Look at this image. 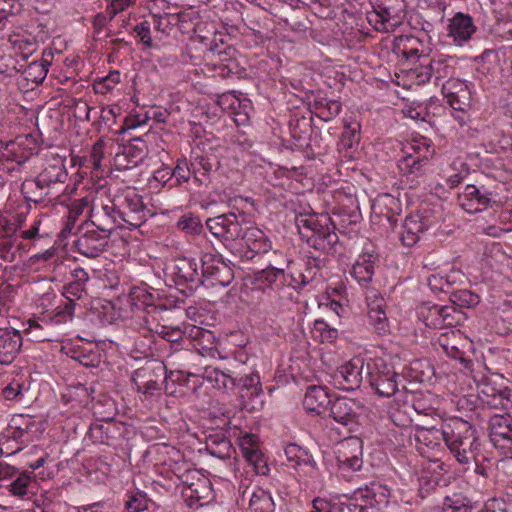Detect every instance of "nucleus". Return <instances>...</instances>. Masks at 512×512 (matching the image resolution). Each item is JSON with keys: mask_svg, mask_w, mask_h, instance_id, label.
Wrapping results in <instances>:
<instances>
[{"mask_svg": "<svg viewBox=\"0 0 512 512\" xmlns=\"http://www.w3.org/2000/svg\"><path fill=\"white\" fill-rule=\"evenodd\" d=\"M237 389L242 398L253 399L262 393V385L258 373L237 377Z\"/></svg>", "mask_w": 512, "mask_h": 512, "instance_id": "40", "label": "nucleus"}, {"mask_svg": "<svg viewBox=\"0 0 512 512\" xmlns=\"http://www.w3.org/2000/svg\"><path fill=\"white\" fill-rule=\"evenodd\" d=\"M249 251L254 254H265L272 249V241L269 236L258 227L245 228L241 237Z\"/></svg>", "mask_w": 512, "mask_h": 512, "instance_id": "31", "label": "nucleus"}, {"mask_svg": "<svg viewBox=\"0 0 512 512\" xmlns=\"http://www.w3.org/2000/svg\"><path fill=\"white\" fill-rule=\"evenodd\" d=\"M315 108L319 110L317 116L324 120L329 121L340 114L342 105L337 100H326L324 98L315 101Z\"/></svg>", "mask_w": 512, "mask_h": 512, "instance_id": "50", "label": "nucleus"}, {"mask_svg": "<svg viewBox=\"0 0 512 512\" xmlns=\"http://www.w3.org/2000/svg\"><path fill=\"white\" fill-rule=\"evenodd\" d=\"M431 226V221L420 214H411L407 216L402 224L400 238L407 247L414 246L423 234Z\"/></svg>", "mask_w": 512, "mask_h": 512, "instance_id": "24", "label": "nucleus"}, {"mask_svg": "<svg viewBox=\"0 0 512 512\" xmlns=\"http://www.w3.org/2000/svg\"><path fill=\"white\" fill-rule=\"evenodd\" d=\"M154 28L165 34L174 26H180L181 19L185 18L184 13H165L163 15L153 14Z\"/></svg>", "mask_w": 512, "mask_h": 512, "instance_id": "49", "label": "nucleus"}, {"mask_svg": "<svg viewBox=\"0 0 512 512\" xmlns=\"http://www.w3.org/2000/svg\"><path fill=\"white\" fill-rule=\"evenodd\" d=\"M458 337V334L452 331L450 334H442L438 342L440 346L443 348L447 356L463 361L464 360V352L460 350L455 344V339Z\"/></svg>", "mask_w": 512, "mask_h": 512, "instance_id": "53", "label": "nucleus"}, {"mask_svg": "<svg viewBox=\"0 0 512 512\" xmlns=\"http://www.w3.org/2000/svg\"><path fill=\"white\" fill-rule=\"evenodd\" d=\"M19 420H21L22 423L17 424V420L13 419V423L16 425L10 427L11 430L9 436L16 442L22 445H27L32 441L29 433L34 427V423L30 419H25L23 417H21Z\"/></svg>", "mask_w": 512, "mask_h": 512, "instance_id": "47", "label": "nucleus"}, {"mask_svg": "<svg viewBox=\"0 0 512 512\" xmlns=\"http://www.w3.org/2000/svg\"><path fill=\"white\" fill-rule=\"evenodd\" d=\"M359 125L352 126L347 124L344 127V131L341 135L340 146L346 150L354 149L360 141Z\"/></svg>", "mask_w": 512, "mask_h": 512, "instance_id": "56", "label": "nucleus"}, {"mask_svg": "<svg viewBox=\"0 0 512 512\" xmlns=\"http://www.w3.org/2000/svg\"><path fill=\"white\" fill-rule=\"evenodd\" d=\"M147 507V498L141 492L133 493L125 503L126 512H140L146 510Z\"/></svg>", "mask_w": 512, "mask_h": 512, "instance_id": "64", "label": "nucleus"}, {"mask_svg": "<svg viewBox=\"0 0 512 512\" xmlns=\"http://www.w3.org/2000/svg\"><path fill=\"white\" fill-rule=\"evenodd\" d=\"M365 299L370 325L378 335H385L389 332V324L384 309V298L377 289H368V291L365 292Z\"/></svg>", "mask_w": 512, "mask_h": 512, "instance_id": "16", "label": "nucleus"}, {"mask_svg": "<svg viewBox=\"0 0 512 512\" xmlns=\"http://www.w3.org/2000/svg\"><path fill=\"white\" fill-rule=\"evenodd\" d=\"M400 375L393 366L383 359H376L366 365V379L371 388L381 397H391L398 391Z\"/></svg>", "mask_w": 512, "mask_h": 512, "instance_id": "6", "label": "nucleus"}, {"mask_svg": "<svg viewBox=\"0 0 512 512\" xmlns=\"http://www.w3.org/2000/svg\"><path fill=\"white\" fill-rule=\"evenodd\" d=\"M295 224L301 238L315 250L329 253L339 241L335 224L327 215L300 213Z\"/></svg>", "mask_w": 512, "mask_h": 512, "instance_id": "3", "label": "nucleus"}, {"mask_svg": "<svg viewBox=\"0 0 512 512\" xmlns=\"http://www.w3.org/2000/svg\"><path fill=\"white\" fill-rule=\"evenodd\" d=\"M457 272H454L451 275H447L446 277L441 275H430L427 278V284L430 287L431 291L435 294L437 293H446L450 294L452 290V284L455 282V275Z\"/></svg>", "mask_w": 512, "mask_h": 512, "instance_id": "51", "label": "nucleus"}, {"mask_svg": "<svg viewBox=\"0 0 512 512\" xmlns=\"http://www.w3.org/2000/svg\"><path fill=\"white\" fill-rule=\"evenodd\" d=\"M32 472L20 473L9 485L8 489L12 495L23 498L29 493L32 484Z\"/></svg>", "mask_w": 512, "mask_h": 512, "instance_id": "52", "label": "nucleus"}, {"mask_svg": "<svg viewBox=\"0 0 512 512\" xmlns=\"http://www.w3.org/2000/svg\"><path fill=\"white\" fill-rule=\"evenodd\" d=\"M244 222V213L228 212L208 218L205 224L215 238L229 247L235 240L242 237L245 230Z\"/></svg>", "mask_w": 512, "mask_h": 512, "instance_id": "7", "label": "nucleus"}, {"mask_svg": "<svg viewBox=\"0 0 512 512\" xmlns=\"http://www.w3.org/2000/svg\"><path fill=\"white\" fill-rule=\"evenodd\" d=\"M443 96L455 111L468 110L471 106V91L465 81L459 78L441 84Z\"/></svg>", "mask_w": 512, "mask_h": 512, "instance_id": "19", "label": "nucleus"}, {"mask_svg": "<svg viewBox=\"0 0 512 512\" xmlns=\"http://www.w3.org/2000/svg\"><path fill=\"white\" fill-rule=\"evenodd\" d=\"M24 332L31 336V340L35 342H44L51 341V333L45 331L42 325L38 324L36 321L29 320L28 327L24 330Z\"/></svg>", "mask_w": 512, "mask_h": 512, "instance_id": "63", "label": "nucleus"}, {"mask_svg": "<svg viewBox=\"0 0 512 512\" xmlns=\"http://www.w3.org/2000/svg\"><path fill=\"white\" fill-rule=\"evenodd\" d=\"M36 178L38 183L42 184L49 191L50 196L56 199L63 191L68 173L63 161L55 160L54 163H47Z\"/></svg>", "mask_w": 512, "mask_h": 512, "instance_id": "17", "label": "nucleus"}, {"mask_svg": "<svg viewBox=\"0 0 512 512\" xmlns=\"http://www.w3.org/2000/svg\"><path fill=\"white\" fill-rule=\"evenodd\" d=\"M122 153L128 158V162L132 166H137L147 156L148 148L143 139L135 137L124 147Z\"/></svg>", "mask_w": 512, "mask_h": 512, "instance_id": "43", "label": "nucleus"}, {"mask_svg": "<svg viewBox=\"0 0 512 512\" xmlns=\"http://www.w3.org/2000/svg\"><path fill=\"white\" fill-rule=\"evenodd\" d=\"M110 237L87 225L85 231L74 242L78 253L88 258H96L108 247Z\"/></svg>", "mask_w": 512, "mask_h": 512, "instance_id": "14", "label": "nucleus"}, {"mask_svg": "<svg viewBox=\"0 0 512 512\" xmlns=\"http://www.w3.org/2000/svg\"><path fill=\"white\" fill-rule=\"evenodd\" d=\"M131 298L132 300L137 299L141 301L142 304L145 306L147 314L145 317V321L147 324H149V317H152L154 319L153 314L156 313L159 309L158 306L153 304V295L144 289H137L131 293Z\"/></svg>", "mask_w": 512, "mask_h": 512, "instance_id": "57", "label": "nucleus"}, {"mask_svg": "<svg viewBox=\"0 0 512 512\" xmlns=\"http://www.w3.org/2000/svg\"><path fill=\"white\" fill-rule=\"evenodd\" d=\"M364 360L353 358L335 373L334 380L338 388L350 391L359 388L363 380Z\"/></svg>", "mask_w": 512, "mask_h": 512, "instance_id": "20", "label": "nucleus"}, {"mask_svg": "<svg viewBox=\"0 0 512 512\" xmlns=\"http://www.w3.org/2000/svg\"><path fill=\"white\" fill-rule=\"evenodd\" d=\"M459 205L468 213H477L496 203V194L485 186L467 185L458 196Z\"/></svg>", "mask_w": 512, "mask_h": 512, "instance_id": "13", "label": "nucleus"}, {"mask_svg": "<svg viewBox=\"0 0 512 512\" xmlns=\"http://www.w3.org/2000/svg\"><path fill=\"white\" fill-rule=\"evenodd\" d=\"M248 500L250 512H274L275 504L271 494L259 487H255L251 492L246 489L242 492L240 501L242 505Z\"/></svg>", "mask_w": 512, "mask_h": 512, "instance_id": "27", "label": "nucleus"}, {"mask_svg": "<svg viewBox=\"0 0 512 512\" xmlns=\"http://www.w3.org/2000/svg\"><path fill=\"white\" fill-rule=\"evenodd\" d=\"M203 281L211 286H228L234 279L233 269L217 254L203 253L200 259Z\"/></svg>", "mask_w": 512, "mask_h": 512, "instance_id": "9", "label": "nucleus"}, {"mask_svg": "<svg viewBox=\"0 0 512 512\" xmlns=\"http://www.w3.org/2000/svg\"><path fill=\"white\" fill-rule=\"evenodd\" d=\"M88 206V200L86 198H82L74 201L69 208V213L67 219L65 221L64 227L61 231L63 235L69 234L72 232L76 220L79 215L82 214L83 209Z\"/></svg>", "mask_w": 512, "mask_h": 512, "instance_id": "54", "label": "nucleus"}, {"mask_svg": "<svg viewBox=\"0 0 512 512\" xmlns=\"http://www.w3.org/2000/svg\"><path fill=\"white\" fill-rule=\"evenodd\" d=\"M442 512H471L466 499L460 495L447 496L444 499Z\"/></svg>", "mask_w": 512, "mask_h": 512, "instance_id": "61", "label": "nucleus"}, {"mask_svg": "<svg viewBox=\"0 0 512 512\" xmlns=\"http://www.w3.org/2000/svg\"><path fill=\"white\" fill-rule=\"evenodd\" d=\"M167 380V368L162 361H147L142 367L136 369L131 375L134 389L144 395H153L162 389Z\"/></svg>", "mask_w": 512, "mask_h": 512, "instance_id": "8", "label": "nucleus"}, {"mask_svg": "<svg viewBox=\"0 0 512 512\" xmlns=\"http://www.w3.org/2000/svg\"><path fill=\"white\" fill-rule=\"evenodd\" d=\"M442 318L443 328H448L462 325L467 319V316L463 310L450 302L449 305H444L442 307Z\"/></svg>", "mask_w": 512, "mask_h": 512, "instance_id": "48", "label": "nucleus"}, {"mask_svg": "<svg viewBox=\"0 0 512 512\" xmlns=\"http://www.w3.org/2000/svg\"><path fill=\"white\" fill-rule=\"evenodd\" d=\"M445 445L460 464L477 461L480 441L476 429L462 418H452L444 422Z\"/></svg>", "mask_w": 512, "mask_h": 512, "instance_id": "2", "label": "nucleus"}, {"mask_svg": "<svg viewBox=\"0 0 512 512\" xmlns=\"http://www.w3.org/2000/svg\"><path fill=\"white\" fill-rule=\"evenodd\" d=\"M375 273L374 261L371 256L363 255L359 256L352 267L351 275L358 282V284L364 289V293L368 289H375L371 284Z\"/></svg>", "mask_w": 512, "mask_h": 512, "instance_id": "30", "label": "nucleus"}, {"mask_svg": "<svg viewBox=\"0 0 512 512\" xmlns=\"http://www.w3.org/2000/svg\"><path fill=\"white\" fill-rule=\"evenodd\" d=\"M49 64L50 63L48 61L33 60L24 68L23 65H21L19 71H22V74L27 81L40 84L45 80L47 76Z\"/></svg>", "mask_w": 512, "mask_h": 512, "instance_id": "44", "label": "nucleus"}, {"mask_svg": "<svg viewBox=\"0 0 512 512\" xmlns=\"http://www.w3.org/2000/svg\"><path fill=\"white\" fill-rule=\"evenodd\" d=\"M331 403L332 400L326 387L311 385L306 390L302 404L306 411L320 415L330 408Z\"/></svg>", "mask_w": 512, "mask_h": 512, "instance_id": "26", "label": "nucleus"}, {"mask_svg": "<svg viewBox=\"0 0 512 512\" xmlns=\"http://www.w3.org/2000/svg\"><path fill=\"white\" fill-rule=\"evenodd\" d=\"M390 488L379 482L358 488L350 498V506L359 508V512H365L368 506H381L389 503Z\"/></svg>", "mask_w": 512, "mask_h": 512, "instance_id": "12", "label": "nucleus"}, {"mask_svg": "<svg viewBox=\"0 0 512 512\" xmlns=\"http://www.w3.org/2000/svg\"><path fill=\"white\" fill-rule=\"evenodd\" d=\"M174 179L169 189L180 188L184 183H188L193 178L192 159L188 161L185 157L177 159L174 168H171Z\"/></svg>", "mask_w": 512, "mask_h": 512, "instance_id": "42", "label": "nucleus"}, {"mask_svg": "<svg viewBox=\"0 0 512 512\" xmlns=\"http://www.w3.org/2000/svg\"><path fill=\"white\" fill-rule=\"evenodd\" d=\"M193 182L197 186H208L211 183V173L214 170V163L205 155L192 157Z\"/></svg>", "mask_w": 512, "mask_h": 512, "instance_id": "34", "label": "nucleus"}, {"mask_svg": "<svg viewBox=\"0 0 512 512\" xmlns=\"http://www.w3.org/2000/svg\"><path fill=\"white\" fill-rule=\"evenodd\" d=\"M442 307L430 302L422 303L417 308V316L427 327L433 329L443 328Z\"/></svg>", "mask_w": 512, "mask_h": 512, "instance_id": "37", "label": "nucleus"}, {"mask_svg": "<svg viewBox=\"0 0 512 512\" xmlns=\"http://www.w3.org/2000/svg\"><path fill=\"white\" fill-rule=\"evenodd\" d=\"M371 11H367L368 23L378 32H391L405 18V0H372Z\"/></svg>", "mask_w": 512, "mask_h": 512, "instance_id": "4", "label": "nucleus"}, {"mask_svg": "<svg viewBox=\"0 0 512 512\" xmlns=\"http://www.w3.org/2000/svg\"><path fill=\"white\" fill-rule=\"evenodd\" d=\"M319 268L308 262L303 272L294 274L284 268L268 265L253 274L252 283L266 294L268 302L260 304V310L267 314L283 313L298 302L303 289L316 278Z\"/></svg>", "mask_w": 512, "mask_h": 512, "instance_id": "1", "label": "nucleus"}, {"mask_svg": "<svg viewBox=\"0 0 512 512\" xmlns=\"http://www.w3.org/2000/svg\"><path fill=\"white\" fill-rule=\"evenodd\" d=\"M100 353L92 343L74 346L71 350V358L86 367H96L100 363Z\"/></svg>", "mask_w": 512, "mask_h": 512, "instance_id": "38", "label": "nucleus"}, {"mask_svg": "<svg viewBox=\"0 0 512 512\" xmlns=\"http://www.w3.org/2000/svg\"><path fill=\"white\" fill-rule=\"evenodd\" d=\"M16 229L7 221L0 220V259L7 262L15 260V233Z\"/></svg>", "mask_w": 512, "mask_h": 512, "instance_id": "36", "label": "nucleus"}, {"mask_svg": "<svg viewBox=\"0 0 512 512\" xmlns=\"http://www.w3.org/2000/svg\"><path fill=\"white\" fill-rule=\"evenodd\" d=\"M122 225L138 228L147 221V211L142 196L133 188L126 187L111 200Z\"/></svg>", "mask_w": 512, "mask_h": 512, "instance_id": "5", "label": "nucleus"}, {"mask_svg": "<svg viewBox=\"0 0 512 512\" xmlns=\"http://www.w3.org/2000/svg\"><path fill=\"white\" fill-rule=\"evenodd\" d=\"M23 338L13 328H0V363L11 364L21 351Z\"/></svg>", "mask_w": 512, "mask_h": 512, "instance_id": "23", "label": "nucleus"}, {"mask_svg": "<svg viewBox=\"0 0 512 512\" xmlns=\"http://www.w3.org/2000/svg\"><path fill=\"white\" fill-rule=\"evenodd\" d=\"M364 406L356 399L348 397L335 398L330 406V416L340 425L352 432L359 424V417Z\"/></svg>", "mask_w": 512, "mask_h": 512, "instance_id": "11", "label": "nucleus"}, {"mask_svg": "<svg viewBox=\"0 0 512 512\" xmlns=\"http://www.w3.org/2000/svg\"><path fill=\"white\" fill-rule=\"evenodd\" d=\"M195 258L179 257L173 265V276L176 285H187L189 288H196L204 283L202 270Z\"/></svg>", "mask_w": 512, "mask_h": 512, "instance_id": "15", "label": "nucleus"}, {"mask_svg": "<svg viewBox=\"0 0 512 512\" xmlns=\"http://www.w3.org/2000/svg\"><path fill=\"white\" fill-rule=\"evenodd\" d=\"M177 227L190 235H199L203 230L200 218L192 213L182 215L177 222Z\"/></svg>", "mask_w": 512, "mask_h": 512, "instance_id": "55", "label": "nucleus"}, {"mask_svg": "<svg viewBox=\"0 0 512 512\" xmlns=\"http://www.w3.org/2000/svg\"><path fill=\"white\" fill-rule=\"evenodd\" d=\"M490 4L497 22H505L512 16L511 0H490Z\"/></svg>", "mask_w": 512, "mask_h": 512, "instance_id": "58", "label": "nucleus"}, {"mask_svg": "<svg viewBox=\"0 0 512 512\" xmlns=\"http://www.w3.org/2000/svg\"><path fill=\"white\" fill-rule=\"evenodd\" d=\"M21 192L27 201L34 203L43 202L46 198L49 200L54 199L50 196L49 191H47L42 184L38 183V179L36 177L33 179H26L22 183Z\"/></svg>", "mask_w": 512, "mask_h": 512, "instance_id": "41", "label": "nucleus"}, {"mask_svg": "<svg viewBox=\"0 0 512 512\" xmlns=\"http://www.w3.org/2000/svg\"><path fill=\"white\" fill-rule=\"evenodd\" d=\"M395 48L406 60L426 56V49L421 39L413 35H402L396 39Z\"/></svg>", "mask_w": 512, "mask_h": 512, "instance_id": "32", "label": "nucleus"}, {"mask_svg": "<svg viewBox=\"0 0 512 512\" xmlns=\"http://www.w3.org/2000/svg\"><path fill=\"white\" fill-rule=\"evenodd\" d=\"M415 440L431 449L438 447L441 441L446 443L444 423H442L440 428L417 426L415 431Z\"/></svg>", "mask_w": 512, "mask_h": 512, "instance_id": "39", "label": "nucleus"}, {"mask_svg": "<svg viewBox=\"0 0 512 512\" xmlns=\"http://www.w3.org/2000/svg\"><path fill=\"white\" fill-rule=\"evenodd\" d=\"M456 61L453 57H440L431 59L424 67V72L420 76L425 75L427 81L433 82L435 85L442 84L445 81L456 79Z\"/></svg>", "mask_w": 512, "mask_h": 512, "instance_id": "21", "label": "nucleus"}, {"mask_svg": "<svg viewBox=\"0 0 512 512\" xmlns=\"http://www.w3.org/2000/svg\"><path fill=\"white\" fill-rule=\"evenodd\" d=\"M449 299L452 304L461 310L463 308L475 307L480 302V297L468 289H452L449 294Z\"/></svg>", "mask_w": 512, "mask_h": 512, "instance_id": "46", "label": "nucleus"}, {"mask_svg": "<svg viewBox=\"0 0 512 512\" xmlns=\"http://www.w3.org/2000/svg\"><path fill=\"white\" fill-rule=\"evenodd\" d=\"M336 460L339 470L356 472L363 466V442L356 436L347 437L338 444Z\"/></svg>", "mask_w": 512, "mask_h": 512, "instance_id": "10", "label": "nucleus"}, {"mask_svg": "<svg viewBox=\"0 0 512 512\" xmlns=\"http://www.w3.org/2000/svg\"><path fill=\"white\" fill-rule=\"evenodd\" d=\"M10 43L16 53H18L24 61H27L38 50V42L33 36H20L10 38Z\"/></svg>", "mask_w": 512, "mask_h": 512, "instance_id": "45", "label": "nucleus"}, {"mask_svg": "<svg viewBox=\"0 0 512 512\" xmlns=\"http://www.w3.org/2000/svg\"><path fill=\"white\" fill-rule=\"evenodd\" d=\"M429 160L416 157H402L398 160V169L406 181L410 182V187H415L420 183V179L425 176V167Z\"/></svg>", "mask_w": 512, "mask_h": 512, "instance_id": "28", "label": "nucleus"}, {"mask_svg": "<svg viewBox=\"0 0 512 512\" xmlns=\"http://www.w3.org/2000/svg\"><path fill=\"white\" fill-rule=\"evenodd\" d=\"M76 302H72V300L65 299L62 301L54 311V319L57 323H66L72 320L75 309Z\"/></svg>", "mask_w": 512, "mask_h": 512, "instance_id": "60", "label": "nucleus"}, {"mask_svg": "<svg viewBox=\"0 0 512 512\" xmlns=\"http://www.w3.org/2000/svg\"><path fill=\"white\" fill-rule=\"evenodd\" d=\"M489 437L497 448L508 450L512 454V416L509 414L491 416Z\"/></svg>", "mask_w": 512, "mask_h": 512, "instance_id": "18", "label": "nucleus"}, {"mask_svg": "<svg viewBox=\"0 0 512 512\" xmlns=\"http://www.w3.org/2000/svg\"><path fill=\"white\" fill-rule=\"evenodd\" d=\"M284 453L287 459V466L297 470L302 457L305 456V450L296 444H289L285 447Z\"/></svg>", "mask_w": 512, "mask_h": 512, "instance_id": "62", "label": "nucleus"}, {"mask_svg": "<svg viewBox=\"0 0 512 512\" xmlns=\"http://www.w3.org/2000/svg\"><path fill=\"white\" fill-rule=\"evenodd\" d=\"M448 36L459 46L467 43L477 31L473 18L466 13L457 12L449 19Z\"/></svg>", "mask_w": 512, "mask_h": 512, "instance_id": "22", "label": "nucleus"}, {"mask_svg": "<svg viewBox=\"0 0 512 512\" xmlns=\"http://www.w3.org/2000/svg\"><path fill=\"white\" fill-rule=\"evenodd\" d=\"M88 225L104 234H108L110 237L115 228L122 226V223L119 217H117L116 209H114L111 203L102 206L98 210H94L91 214V223Z\"/></svg>", "mask_w": 512, "mask_h": 512, "instance_id": "25", "label": "nucleus"}, {"mask_svg": "<svg viewBox=\"0 0 512 512\" xmlns=\"http://www.w3.org/2000/svg\"><path fill=\"white\" fill-rule=\"evenodd\" d=\"M399 202L389 194L379 196L372 205L375 216L385 219L394 228L398 222Z\"/></svg>", "mask_w": 512, "mask_h": 512, "instance_id": "29", "label": "nucleus"}, {"mask_svg": "<svg viewBox=\"0 0 512 512\" xmlns=\"http://www.w3.org/2000/svg\"><path fill=\"white\" fill-rule=\"evenodd\" d=\"M403 157H416L429 160L433 155L434 149L432 148V141L424 136H413L409 141L403 145Z\"/></svg>", "mask_w": 512, "mask_h": 512, "instance_id": "35", "label": "nucleus"}, {"mask_svg": "<svg viewBox=\"0 0 512 512\" xmlns=\"http://www.w3.org/2000/svg\"><path fill=\"white\" fill-rule=\"evenodd\" d=\"M149 329L172 344H178L184 339V333L179 328L156 324Z\"/></svg>", "mask_w": 512, "mask_h": 512, "instance_id": "59", "label": "nucleus"}, {"mask_svg": "<svg viewBox=\"0 0 512 512\" xmlns=\"http://www.w3.org/2000/svg\"><path fill=\"white\" fill-rule=\"evenodd\" d=\"M206 450L208 453L219 459H229L235 452L230 440L219 431L210 434L206 439Z\"/></svg>", "mask_w": 512, "mask_h": 512, "instance_id": "33", "label": "nucleus"}]
</instances>
